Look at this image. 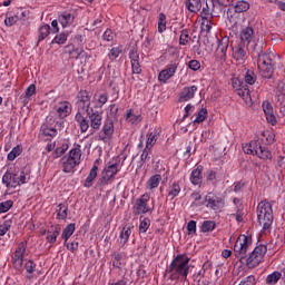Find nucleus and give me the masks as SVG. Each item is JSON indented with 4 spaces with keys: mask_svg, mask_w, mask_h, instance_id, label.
Here are the masks:
<instances>
[{
    "mask_svg": "<svg viewBox=\"0 0 285 285\" xmlns=\"http://www.w3.org/2000/svg\"><path fill=\"white\" fill-rule=\"evenodd\" d=\"M187 233L188 235H196L197 234V222L189 220L187 224Z\"/></svg>",
    "mask_w": 285,
    "mask_h": 285,
    "instance_id": "57",
    "label": "nucleus"
},
{
    "mask_svg": "<svg viewBox=\"0 0 285 285\" xmlns=\"http://www.w3.org/2000/svg\"><path fill=\"white\" fill-rule=\"evenodd\" d=\"M160 181H161V175L156 174L148 179L146 184V188L148 190H153L159 186Z\"/></svg>",
    "mask_w": 285,
    "mask_h": 285,
    "instance_id": "33",
    "label": "nucleus"
},
{
    "mask_svg": "<svg viewBox=\"0 0 285 285\" xmlns=\"http://www.w3.org/2000/svg\"><path fill=\"white\" fill-rule=\"evenodd\" d=\"M256 213L259 226H263V230H268L273 226V205L263 200L258 204Z\"/></svg>",
    "mask_w": 285,
    "mask_h": 285,
    "instance_id": "3",
    "label": "nucleus"
},
{
    "mask_svg": "<svg viewBox=\"0 0 285 285\" xmlns=\"http://www.w3.org/2000/svg\"><path fill=\"white\" fill-rule=\"evenodd\" d=\"M257 66L263 79H273V75L275 73V62H273L271 56L261 60Z\"/></svg>",
    "mask_w": 285,
    "mask_h": 285,
    "instance_id": "6",
    "label": "nucleus"
},
{
    "mask_svg": "<svg viewBox=\"0 0 285 285\" xmlns=\"http://www.w3.org/2000/svg\"><path fill=\"white\" fill-rule=\"evenodd\" d=\"M24 268L29 275H32V273H35V271L37 268V263H35V261H32V259H29L26 262Z\"/></svg>",
    "mask_w": 285,
    "mask_h": 285,
    "instance_id": "56",
    "label": "nucleus"
},
{
    "mask_svg": "<svg viewBox=\"0 0 285 285\" xmlns=\"http://www.w3.org/2000/svg\"><path fill=\"white\" fill-rule=\"evenodd\" d=\"M229 41L228 37H224L218 41L215 57L216 59H219V61H226V52L228 51Z\"/></svg>",
    "mask_w": 285,
    "mask_h": 285,
    "instance_id": "15",
    "label": "nucleus"
},
{
    "mask_svg": "<svg viewBox=\"0 0 285 285\" xmlns=\"http://www.w3.org/2000/svg\"><path fill=\"white\" fill-rule=\"evenodd\" d=\"M126 159H128V155H126V153H121L120 155H118L115 158L116 164L109 165L104 169L102 176L98 179V185L106 186V184H108V181L111 180L112 177L117 175V173H119V163L122 161L121 166H124V161Z\"/></svg>",
    "mask_w": 285,
    "mask_h": 285,
    "instance_id": "4",
    "label": "nucleus"
},
{
    "mask_svg": "<svg viewBox=\"0 0 285 285\" xmlns=\"http://www.w3.org/2000/svg\"><path fill=\"white\" fill-rule=\"evenodd\" d=\"M40 132H42L45 137H57V130L52 127H48V125H42Z\"/></svg>",
    "mask_w": 285,
    "mask_h": 285,
    "instance_id": "38",
    "label": "nucleus"
},
{
    "mask_svg": "<svg viewBox=\"0 0 285 285\" xmlns=\"http://www.w3.org/2000/svg\"><path fill=\"white\" fill-rule=\"evenodd\" d=\"M199 90V88L195 85L190 87H184L178 95V101L184 104L186 101H190V99H195V94Z\"/></svg>",
    "mask_w": 285,
    "mask_h": 285,
    "instance_id": "14",
    "label": "nucleus"
},
{
    "mask_svg": "<svg viewBox=\"0 0 285 285\" xmlns=\"http://www.w3.org/2000/svg\"><path fill=\"white\" fill-rule=\"evenodd\" d=\"M188 31L187 29L181 31L180 38H179V45L180 46H188Z\"/></svg>",
    "mask_w": 285,
    "mask_h": 285,
    "instance_id": "60",
    "label": "nucleus"
},
{
    "mask_svg": "<svg viewBox=\"0 0 285 285\" xmlns=\"http://www.w3.org/2000/svg\"><path fill=\"white\" fill-rule=\"evenodd\" d=\"M256 81L257 75L255 73V71L248 69L245 73V83H248V86H253Z\"/></svg>",
    "mask_w": 285,
    "mask_h": 285,
    "instance_id": "39",
    "label": "nucleus"
},
{
    "mask_svg": "<svg viewBox=\"0 0 285 285\" xmlns=\"http://www.w3.org/2000/svg\"><path fill=\"white\" fill-rule=\"evenodd\" d=\"M86 115L89 119V128H91V135L95 130L101 128V121H104V116L101 111L95 110L92 107L86 110Z\"/></svg>",
    "mask_w": 285,
    "mask_h": 285,
    "instance_id": "7",
    "label": "nucleus"
},
{
    "mask_svg": "<svg viewBox=\"0 0 285 285\" xmlns=\"http://www.w3.org/2000/svg\"><path fill=\"white\" fill-rule=\"evenodd\" d=\"M185 6L189 12L197 13L202 10V0H186Z\"/></svg>",
    "mask_w": 285,
    "mask_h": 285,
    "instance_id": "31",
    "label": "nucleus"
},
{
    "mask_svg": "<svg viewBox=\"0 0 285 285\" xmlns=\"http://www.w3.org/2000/svg\"><path fill=\"white\" fill-rule=\"evenodd\" d=\"M50 36V24H43L39 28L38 41H43V39Z\"/></svg>",
    "mask_w": 285,
    "mask_h": 285,
    "instance_id": "36",
    "label": "nucleus"
},
{
    "mask_svg": "<svg viewBox=\"0 0 285 285\" xmlns=\"http://www.w3.org/2000/svg\"><path fill=\"white\" fill-rule=\"evenodd\" d=\"M208 116V110L202 108L194 119V124H202V121H206V117Z\"/></svg>",
    "mask_w": 285,
    "mask_h": 285,
    "instance_id": "48",
    "label": "nucleus"
},
{
    "mask_svg": "<svg viewBox=\"0 0 285 285\" xmlns=\"http://www.w3.org/2000/svg\"><path fill=\"white\" fill-rule=\"evenodd\" d=\"M252 244L253 237L246 235L239 236L234 245V255L236 259L240 262V264H244L245 261V265L247 266V268H257V266L262 264V259H264V256L266 255L268 248L266 247V245H258L246 258V255Z\"/></svg>",
    "mask_w": 285,
    "mask_h": 285,
    "instance_id": "1",
    "label": "nucleus"
},
{
    "mask_svg": "<svg viewBox=\"0 0 285 285\" xmlns=\"http://www.w3.org/2000/svg\"><path fill=\"white\" fill-rule=\"evenodd\" d=\"M255 276L249 275L247 277H245V279H243L238 285H255Z\"/></svg>",
    "mask_w": 285,
    "mask_h": 285,
    "instance_id": "64",
    "label": "nucleus"
},
{
    "mask_svg": "<svg viewBox=\"0 0 285 285\" xmlns=\"http://www.w3.org/2000/svg\"><path fill=\"white\" fill-rule=\"evenodd\" d=\"M104 41H112L115 39V33L111 29H107L102 35Z\"/></svg>",
    "mask_w": 285,
    "mask_h": 285,
    "instance_id": "62",
    "label": "nucleus"
},
{
    "mask_svg": "<svg viewBox=\"0 0 285 285\" xmlns=\"http://www.w3.org/2000/svg\"><path fill=\"white\" fill-rule=\"evenodd\" d=\"M219 1L220 0H207V9L204 8L203 12L205 14H217V12H219Z\"/></svg>",
    "mask_w": 285,
    "mask_h": 285,
    "instance_id": "26",
    "label": "nucleus"
},
{
    "mask_svg": "<svg viewBox=\"0 0 285 285\" xmlns=\"http://www.w3.org/2000/svg\"><path fill=\"white\" fill-rule=\"evenodd\" d=\"M235 12H246L250 8V4L247 1L239 0L234 6Z\"/></svg>",
    "mask_w": 285,
    "mask_h": 285,
    "instance_id": "42",
    "label": "nucleus"
},
{
    "mask_svg": "<svg viewBox=\"0 0 285 285\" xmlns=\"http://www.w3.org/2000/svg\"><path fill=\"white\" fill-rule=\"evenodd\" d=\"M253 35H254L253 27H246L240 32V41H242V43H244V46H248L250 43V41H253Z\"/></svg>",
    "mask_w": 285,
    "mask_h": 285,
    "instance_id": "29",
    "label": "nucleus"
},
{
    "mask_svg": "<svg viewBox=\"0 0 285 285\" xmlns=\"http://www.w3.org/2000/svg\"><path fill=\"white\" fill-rule=\"evenodd\" d=\"M30 167L24 166L21 168L20 174H18V186H23L30 181Z\"/></svg>",
    "mask_w": 285,
    "mask_h": 285,
    "instance_id": "27",
    "label": "nucleus"
},
{
    "mask_svg": "<svg viewBox=\"0 0 285 285\" xmlns=\"http://www.w3.org/2000/svg\"><path fill=\"white\" fill-rule=\"evenodd\" d=\"M130 235H132L130 226H125L120 233V244H122V246L128 243V239H130Z\"/></svg>",
    "mask_w": 285,
    "mask_h": 285,
    "instance_id": "35",
    "label": "nucleus"
},
{
    "mask_svg": "<svg viewBox=\"0 0 285 285\" xmlns=\"http://www.w3.org/2000/svg\"><path fill=\"white\" fill-rule=\"evenodd\" d=\"M237 95L244 99V101H250V89H248V85L237 90Z\"/></svg>",
    "mask_w": 285,
    "mask_h": 285,
    "instance_id": "40",
    "label": "nucleus"
},
{
    "mask_svg": "<svg viewBox=\"0 0 285 285\" xmlns=\"http://www.w3.org/2000/svg\"><path fill=\"white\" fill-rule=\"evenodd\" d=\"M2 184H4L7 188H17V186H19L18 174L7 171L2 176Z\"/></svg>",
    "mask_w": 285,
    "mask_h": 285,
    "instance_id": "19",
    "label": "nucleus"
},
{
    "mask_svg": "<svg viewBox=\"0 0 285 285\" xmlns=\"http://www.w3.org/2000/svg\"><path fill=\"white\" fill-rule=\"evenodd\" d=\"M148 202H150V195L144 194L140 198L136 199L134 205V214L135 215H146V213H150V207H148Z\"/></svg>",
    "mask_w": 285,
    "mask_h": 285,
    "instance_id": "9",
    "label": "nucleus"
},
{
    "mask_svg": "<svg viewBox=\"0 0 285 285\" xmlns=\"http://www.w3.org/2000/svg\"><path fill=\"white\" fill-rule=\"evenodd\" d=\"M11 226L12 220H4L3 224L0 225V237H3V235L10 230Z\"/></svg>",
    "mask_w": 285,
    "mask_h": 285,
    "instance_id": "54",
    "label": "nucleus"
},
{
    "mask_svg": "<svg viewBox=\"0 0 285 285\" xmlns=\"http://www.w3.org/2000/svg\"><path fill=\"white\" fill-rule=\"evenodd\" d=\"M253 57H257V63H262V60L268 58V53L264 52V45L263 43H256L254 45L253 51H252Z\"/></svg>",
    "mask_w": 285,
    "mask_h": 285,
    "instance_id": "24",
    "label": "nucleus"
},
{
    "mask_svg": "<svg viewBox=\"0 0 285 285\" xmlns=\"http://www.w3.org/2000/svg\"><path fill=\"white\" fill-rule=\"evenodd\" d=\"M256 157L266 161V159H273V154L266 147L261 146L258 148Z\"/></svg>",
    "mask_w": 285,
    "mask_h": 285,
    "instance_id": "34",
    "label": "nucleus"
},
{
    "mask_svg": "<svg viewBox=\"0 0 285 285\" xmlns=\"http://www.w3.org/2000/svg\"><path fill=\"white\" fill-rule=\"evenodd\" d=\"M166 31V14L159 13L158 17V32Z\"/></svg>",
    "mask_w": 285,
    "mask_h": 285,
    "instance_id": "55",
    "label": "nucleus"
},
{
    "mask_svg": "<svg viewBox=\"0 0 285 285\" xmlns=\"http://www.w3.org/2000/svg\"><path fill=\"white\" fill-rule=\"evenodd\" d=\"M188 68L190 70L197 71L199 70V68H202V63L199 62V60H190L188 62Z\"/></svg>",
    "mask_w": 285,
    "mask_h": 285,
    "instance_id": "63",
    "label": "nucleus"
},
{
    "mask_svg": "<svg viewBox=\"0 0 285 285\" xmlns=\"http://www.w3.org/2000/svg\"><path fill=\"white\" fill-rule=\"evenodd\" d=\"M58 21L62 26V28H68V26H72V23H75V12H62L60 16H58Z\"/></svg>",
    "mask_w": 285,
    "mask_h": 285,
    "instance_id": "23",
    "label": "nucleus"
},
{
    "mask_svg": "<svg viewBox=\"0 0 285 285\" xmlns=\"http://www.w3.org/2000/svg\"><path fill=\"white\" fill-rule=\"evenodd\" d=\"M262 144H259L257 140H252L248 144L243 145V150L246 155H257Z\"/></svg>",
    "mask_w": 285,
    "mask_h": 285,
    "instance_id": "25",
    "label": "nucleus"
},
{
    "mask_svg": "<svg viewBox=\"0 0 285 285\" xmlns=\"http://www.w3.org/2000/svg\"><path fill=\"white\" fill-rule=\"evenodd\" d=\"M205 202L207 203V208H210L212 210H220V208H224L226 205L222 196H217L213 193H208L205 196Z\"/></svg>",
    "mask_w": 285,
    "mask_h": 285,
    "instance_id": "10",
    "label": "nucleus"
},
{
    "mask_svg": "<svg viewBox=\"0 0 285 285\" xmlns=\"http://www.w3.org/2000/svg\"><path fill=\"white\" fill-rule=\"evenodd\" d=\"M177 62L169 63L166 69L159 72L158 81H161V83H166L168 79L175 77V72H177Z\"/></svg>",
    "mask_w": 285,
    "mask_h": 285,
    "instance_id": "16",
    "label": "nucleus"
},
{
    "mask_svg": "<svg viewBox=\"0 0 285 285\" xmlns=\"http://www.w3.org/2000/svg\"><path fill=\"white\" fill-rule=\"evenodd\" d=\"M26 254V244L20 243L17 247L13 256V266L14 268H21L23 266V255Z\"/></svg>",
    "mask_w": 285,
    "mask_h": 285,
    "instance_id": "18",
    "label": "nucleus"
},
{
    "mask_svg": "<svg viewBox=\"0 0 285 285\" xmlns=\"http://www.w3.org/2000/svg\"><path fill=\"white\" fill-rule=\"evenodd\" d=\"M108 102V94H101L98 96L97 106L98 108H102Z\"/></svg>",
    "mask_w": 285,
    "mask_h": 285,
    "instance_id": "59",
    "label": "nucleus"
},
{
    "mask_svg": "<svg viewBox=\"0 0 285 285\" xmlns=\"http://www.w3.org/2000/svg\"><path fill=\"white\" fill-rule=\"evenodd\" d=\"M124 50L120 47H114L110 49L108 57L110 61H115Z\"/></svg>",
    "mask_w": 285,
    "mask_h": 285,
    "instance_id": "49",
    "label": "nucleus"
},
{
    "mask_svg": "<svg viewBox=\"0 0 285 285\" xmlns=\"http://www.w3.org/2000/svg\"><path fill=\"white\" fill-rule=\"evenodd\" d=\"M179 193H181V187L179 186V184L174 183L169 187L168 197H171V199H175V197H177Z\"/></svg>",
    "mask_w": 285,
    "mask_h": 285,
    "instance_id": "44",
    "label": "nucleus"
},
{
    "mask_svg": "<svg viewBox=\"0 0 285 285\" xmlns=\"http://www.w3.org/2000/svg\"><path fill=\"white\" fill-rule=\"evenodd\" d=\"M157 139H159V136L157 135V132H150L149 137L147 139L146 147L153 148V146H155V144H157Z\"/></svg>",
    "mask_w": 285,
    "mask_h": 285,
    "instance_id": "53",
    "label": "nucleus"
},
{
    "mask_svg": "<svg viewBox=\"0 0 285 285\" xmlns=\"http://www.w3.org/2000/svg\"><path fill=\"white\" fill-rule=\"evenodd\" d=\"M112 135H115V122L112 119L108 118L105 120L101 132L98 136L99 141H104V144H108L110 139H112Z\"/></svg>",
    "mask_w": 285,
    "mask_h": 285,
    "instance_id": "8",
    "label": "nucleus"
},
{
    "mask_svg": "<svg viewBox=\"0 0 285 285\" xmlns=\"http://www.w3.org/2000/svg\"><path fill=\"white\" fill-rule=\"evenodd\" d=\"M247 48L245 45H237L232 48L233 59L235 61H246Z\"/></svg>",
    "mask_w": 285,
    "mask_h": 285,
    "instance_id": "21",
    "label": "nucleus"
},
{
    "mask_svg": "<svg viewBox=\"0 0 285 285\" xmlns=\"http://www.w3.org/2000/svg\"><path fill=\"white\" fill-rule=\"evenodd\" d=\"M202 173H204V166L202 165H198L195 169L191 170L189 181L193 184V186H199V184H202L204 179Z\"/></svg>",
    "mask_w": 285,
    "mask_h": 285,
    "instance_id": "20",
    "label": "nucleus"
},
{
    "mask_svg": "<svg viewBox=\"0 0 285 285\" xmlns=\"http://www.w3.org/2000/svg\"><path fill=\"white\" fill-rule=\"evenodd\" d=\"M129 59L134 75H141V65L139 63V51L137 47H131L129 50Z\"/></svg>",
    "mask_w": 285,
    "mask_h": 285,
    "instance_id": "13",
    "label": "nucleus"
},
{
    "mask_svg": "<svg viewBox=\"0 0 285 285\" xmlns=\"http://www.w3.org/2000/svg\"><path fill=\"white\" fill-rule=\"evenodd\" d=\"M217 224L214 220H205L200 226L202 233H213L214 228H216Z\"/></svg>",
    "mask_w": 285,
    "mask_h": 285,
    "instance_id": "37",
    "label": "nucleus"
},
{
    "mask_svg": "<svg viewBox=\"0 0 285 285\" xmlns=\"http://www.w3.org/2000/svg\"><path fill=\"white\" fill-rule=\"evenodd\" d=\"M55 110L60 119H66L72 112V105L68 101H61L55 106Z\"/></svg>",
    "mask_w": 285,
    "mask_h": 285,
    "instance_id": "17",
    "label": "nucleus"
},
{
    "mask_svg": "<svg viewBox=\"0 0 285 285\" xmlns=\"http://www.w3.org/2000/svg\"><path fill=\"white\" fill-rule=\"evenodd\" d=\"M188 264H190V258L184 254H179L166 267L165 274L169 275L171 282H177L179 277L186 281L188 273H190V266Z\"/></svg>",
    "mask_w": 285,
    "mask_h": 285,
    "instance_id": "2",
    "label": "nucleus"
},
{
    "mask_svg": "<svg viewBox=\"0 0 285 285\" xmlns=\"http://www.w3.org/2000/svg\"><path fill=\"white\" fill-rule=\"evenodd\" d=\"M263 111L265 112L266 120L268 124H272V126H275L277 124V118L275 117V114L273 112V105L268 101L263 102Z\"/></svg>",
    "mask_w": 285,
    "mask_h": 285,
    "instance_id": "22",
    "label": "nucleus"
},
{
    "mask_svg": "<svg viewBox=\"0 0 285 285\" xmlns=\"http://www.w3.org/2000/svg\"><path fill=\"white\" fill-rule=\"evenodd\" d=\"M282 279V274L279 272H273L266 277V284H277Z\"/></svg>",
    "mask_w": 285,
    "mask_h": 285,
    "instance_id": "45",
    "label": "nucleus"
},
{
    "mask_svg": "<svg viewBox=\"0 0 285 285\" xmlns=\"http://www.w3.org/2000/svg\"><path fill=\"white\" fill-rule=\"evenodd\" d=\"M60 233H61V227L59 225L51 226L48 229L47 242H49V244H55V242H57V237H59Z\"/></svg>",
    "mask_w": 285,
    "mask_h": 285,
    "instance_id": "28",
    "label": "nucleus"
},
{
    "mask_svg": "<svg viewBox=\"0 0 285 285\" xmlns=\"http://www.w3.org/2000/svg\"><path fill=\"white\" fill-rule=\"evenodd\" d=\"M69 146L67 142L62 144L60 147L56 148L52 153L53 159H59L61 155H66V151L68 150Z\"/></svg>",
    "mask_w": 285,
    "mask_h": 285,
    "instance_id": "41",
    "label": "nucleus"
},
{
    "mask_svg": "<svg viewBox=\"0 0 285 285\" xmlns=\"http://www.w3.org/2000/svg\"><path fill=\"white\" fill-rule=\"evenodd\" d=\"M149 153H150V147H145V149L142 150V154L140 156V161H139L138 168H141V166H144V164H146V161H148V159H150Z\"/></svg>",
    "mask_w": 285,
    "mask_h": 285,
    "instance_id": "50",
    "label": "nucleus"
},
{
    "mask_svg": "<svg viewBox=\"0 0 285 285\" xmlns=\"http://www.w3.org/2000/svg\"><path fill=\"white\" fill-rule=\"evenodd\" d=\"M275 102L279 108H285V94H278L275 97Z\"/></svg>",
    "mask_w": 285,
    "mask_h": 285,
    "instance_id": "61",
    "label": "nucleus"
},
{
    "mask_svg": "<svg viewBox=\"0 0 285 285\" xmlns=\"http://www.w3.org/2000/svg\"><path fill=\"white\" fill-rule=\"evenodd\" d=\"M150 228V218L140 216L139 233H146Z\"/></svg>",
    "mask_w": 285,
    "mask_h": 285,
    "instance_id": "46",
    "label": "nucleus"
},
{
    "mask_svg": "<svg viewBox=\"0 0 285 285\" xmlns=\"http://www.w3.org/2000/svg\"><path fill=\"white\" fill-rule=\"evenodd\" d=\"M75 230H76V225L75 223H70L68 224L63 230H62V234H61V237L62 239L65 240V244L66 242H68V239H70V237H72V235L75 234Z\"/></svg>",
    "mask_w": 285,
    "mask_h": 285,
    "instance_id": "32",
    "label": "nucleus"
},
{
    "mask_svg": "<svg viewBox=\"0 0 285 285\" xmlns=\"http://www.w3.org/2000/svg\"><path fill=\"white\" fill-rule=\"evenodd\" d=\"M90 92L88 90H80L77 95V110H89L90 107Z\"/></svg>",
    "mask_w": 285,
    "mask_h": 285,
    "instance_id": "12",
    "label": "nucleus"
},
{
    "mask_svg": "<svg viewBox=\"0 0 285 285\" xmlns=\"http://www.w3.org/2000/svg\"><path fill=\"white\" fill-rule=\"evenodd\" d=\"M232 86L233 88L236 90V92L240 89V88H246V83L243 82L239 78H234L232 81Z\"/></svg>",
    "mask_w": 285,
    "mask_h": 285,
    "instance_id": "58",
    "label": "nucleus"
},
{
    "mask_svg": "<svg viewBox=\"0 0 285 285\" xmlns=\"http://www.w3.org/2000/svg\"><path fill=\"white\" fill-rule=\"evenodd\" d=\"M75 121L79 126L81 134L90 129V122L88 119V115H86V110H77Z\"/></svg>",
    "mask_w": 285,
    "mask_h": 285,
    "instance_id": "11",
    "label": "nucleus"
},
{
    "mask_svg": "<svg viewBox=\"0 0 285 285\" xmlns=\"http://www.w3.org/2000/svg\"><path fill=\"white\" fill-rule=\"evenodd\" d=\"M81 164V149L72 148L68 156H63L60 159L62 171L75 173V168Z\"/></svg>",
    "mask_w": 285,
    "mask_h": 285,
    "instance_id": "5",
    "label": "nucleus"
},
{
    "mask_svg": "<svg viewBox=\"0 0 285 285\" xmlns=\"http://www.w3.org/2000/svg\"><path fill=\"white\" fill-rule=\"evenodd\" d=\"M68 217V205L60 204L57 213V219H66Z\"/></svg>",
    "mask_w": 285,
    "mask_h": 285,
    "instance_id": "47",
    "label": "nucleus"
},
{
    "mask_svg": "<svg viewBox=\"0 0 285 285\" xmlns=\"http://www.w3.org/2000/svg\"><path fill=\"white\" fill-rule=\"evenodd\" d=\"M66 41H68V33L62 32V33L56 36L53 38V40L51 41V43L63 45V43H66Z\"/></svg>",
    "mask_w": 285,
    "mask_h": 285,
    "instance_id": "52",
    "label": "nucleus"
},
{
    "mask_svg": "<svg viewBox=\"0 0 285 285\" xmlns=\"http://www.w3.org/2000/svg\"><path fill=\"white\" fill-rule=\"evenodd\" d=\"M12 206H14V202L12 200H6L0 203V214L8 213V210H10Z\"/></svg>",
    "mask_w": 285,
    "mask_h": 285,
    "instance_id": "51",
    "label": "nucleus"
},
{
    "mask_svg": "<svg viewBox=\"0 0 285 285\" xmlns=\"http://www.w3.org/2000/svg\"><path fill=\"white\" fill-rule=\"evenodd\" d=\"M99 170V167L97 165H94L92 168L90 169L87 178L85 179L83 187L85 188H90L92 186V181L97 179V171Z\"/></svg>",
    "mask_w": 285,
    "mask_h": 285,
    "instance_id": "30",
    "label": "nucleus"
},
{
    "mask_svg": "<svg viewBox=\"0 0 285 285\" xmlns=\"http://www.w3.org/2000/svg\"><path fill=\"white\" fill-rule=\"evenodd\" d=\"M23 149H21V146H16L12 148V150L8 154L7 159L9 161H14L19 155H21Z\"/></svg>",
    "mask_w": 285,
    "mask_h": 285,
    "instance_id": "43",
    "label": "nucleus"
}]
</instances>
